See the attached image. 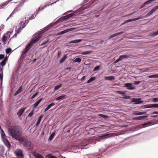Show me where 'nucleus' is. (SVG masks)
I'll return each mask as SVG.
<instances>
[{
    "label": "nucleus",
    "instance_id": "ddd939ff",
    "mask_svg": "<svg viewBox=\"0 0 158 158\" xmlns=\"http://www.w3.org/2000/svg\"><path fill=\"white\" fill-rule=\"evenodd\" d=\"M132 101L134 102L135 104H139L142 103L143 101L141 100V98H133L132 100Z\"/></svg>",
    "mask_w": 158,
    "mask_h": 158
},
{
    "label": "nucleus",
    "instance_id": "aec40b11",
    "mask_svg": "<svg viewBox=\"0 0 158 158\" xmlns=\"http://www.w3.org/2000/svg\"><path fill=\"white\" fill-rule=\"evenodd\" d=\"M0 133L2 139L6 137V135L2 127L0 126Z\"/></svg>",
    "mask_w": 158,
    "mask_h": 158
},
{
    "label": "nucleus",
    "instance_id": "c85d7f7f",
    "mask_svg": "<svg viewBox=\"0 0 158 158\" xmlns=\"http://www.w3.org/2000/svg\"><path fill=\"white\" fill-rule=\"evenodd\" d=\"M146 113L145 111L140 112H135L134 113V114L135 115H141L144 114Z\"/></svg>",
    "mask_w": 158,
    "mask_h": 158
},
{
    "label": "nucleus",
    "instance_id": "412c9836",
    "mask_svg": "<svg viewBox=\"0 0 158 158\" xmlns=\"http://www.w3.org/2000/svg\"><path fill=\"white\" fill-rule=\"evenodd\" d=\"M55 135V132L54 131L52 132L51 134L50 135L48 139V141L49 142L51 141L53 138L54 137Z\"/></svg>",
    "mask_w": 158,
    "mask_h": 158
},
{
    "label": "nucleus",
    "instance_id": "680f3d73",
    "mask_svg": "<svg viewBox=\"0 0 158 158\" xmlns=\"http://www.w3.org/2000/svg\"><path fill=\"white\" fill-rule=\"evenodd\" d=\"M61 51H58V53H57V57H58L59 56H60L61 55Z\"/></svg>",
    "mask_w": 158,
    "mask_h": 158
},
{
    "label": "nucleus",
    "instance_id": "cd10ccee",
    "mask_svg": "<svg viewBox=\"0 0 158 158\" xmlns=\"http://www.w3.org/2000/svg\"><path fill=\"white\" fill-rule=\"evenodd\" d=\"M12 51V49L10 48H7L6 50V53L7 54L10 55Z\"/></svg>",
    "mask_w": 158,
    "mask_h": 158
},
{
    "label": "nucleus",
    "instance_id": "052dcab7",
    "mask_svg": "<svg viewBox=\"0 0 158 158\" xmlns=\"http://www.w3.org/2000/svg\"><path fill=\"white\" fill-rule=\"evenodd\" d=\"M74 62H77L78 63H79V58L77 57L74 60Z\"/></svg>",
    "mask_w": 158,
    "mask_h": 158
},
{
    "label": "nucleus",
    "instance_id": "f257e3e1",
    "mask_svg": "<svg viewBox=\"0 0 158 158\" xmlns=\"http://www.w3.org/2000/svg\"><path fill=\"white\" fill-rule=\"evenodd\" d=\"M9 131L11 136L20 143H23V145L24 149L31 152L33 151L34 147V144L31 141L22 136V132L20 127L15 126L13 128L9 129Z\"/></svg>",
    "mask_w": 158,
    "mask_h": 158
},
{
    "label": "nucleus",
    "instance_id": "e2e57ef3",
    "mask_svg": "<svg viewBox=\"0 0 158 158\" xmlns=\"http://www.w3.org/2000/svg\"><path fill=\"white\" fill-rule=\"evenodd\" d=\"M3 75L2 73H0V81H2Z\"/></svg>",
    "mask_w": 158,
    "mask_h": 158
},
{
    "label": "nucleus",
    "instance_id": "423d86ee",
    "mask_svg": "<svg viewBox=\"0 0 158 158\" xmlns=\"http://www.w3.org/2000/svg\"><path fill=\"white\" fill-rule=\"evenodd\" d=\"M15 154L17 156L20 157V158H24V155L21 149H17L15 151Z\"/></svg>",
    "mask_w": 158,
    "mask_h": 158
},
{
    "label": "nucleus",
    "instance_id": "4468645a",
    "mask_svg": "<svg viewBox=\"0 0 158 158\" xmlns=\"http://www.w3.org/2000/svg\"><path fill=\"white\" fill-rule=\"evenodd\" d=\"M110 145H105L104 147H102V148L99 149V151L100 152H105L108 148H110Z\"/></svg>",
    "mask_w": 158,
    "mask_h": 158
},
{
    "label": "nucleus",
    "instance_id": "79ce46f5",
    "mask_svg": "<svg viewBox=\"0 0 158 158\" xmlns=\"http://www.w3.org/2000/svg\"><path fill=\"white\" fill-rule=\"evenodd\" d=\"M156 0H148L147 1L145 2V4L147 5H148L151 4L152 2L155 1Z\"/></svg>",
    "mask_w": 158,
    "mask_h": 158
},
{
    "label": "nucleus",
    "instance_id": "3c124183",
    "mask_svg": "<svg viewBox=\"0 0 158 158\" xmlns=\"http://www.w3.org/2000/svg\"><path fill=\"white\" fill-rule=\"evenodd\" d=\"M16 12L14 10L12 11L10 15L6 19V21H7L10 17H11L12 15H13Z\"/></svg>",
    "mask_w": 158,
    "mask_h": 158
},
{
    "label": "nucleus",
    "instance_id": "69168bd1",
    "mask_svg": "<svg viewBox=\"0 0 158 158\" xmlns=\"http://www.w3.org/2000/svg\"><path fill=\"white\" fill-rule=\"evenodd\" d=\"M149 123H145L142 125V127H146Z\"/></svg>",
    "mask_w": 158,
    "mask_h": 158
},
{
    "label": "nucleus",
    "instance_id": "bb28decb",
    "mask_svg": "<svg viewBox=\"0 0 158 158\" xmlns=\"http://www.w3.org/2000/svg\"><path fill=\"white\" fill-rule=\"evenodd\" d=\"M123 33V31H121V32H118V33H116L115 34H113L111 35L110 36V38H113V37L116 36L117 35H120L122 34Z\"/></svg>",
    "mask_w": 158,
    "mask_h": 158
},
{
    "label": "nucleus",
    "instance_id": "49530a36",
    "mask_svg": "<svg viewBox=\"0 0 158 158\" xmlns=\"http://www.w3.org/2000/svg\"><path fill=\"white\" fill-rule=\"evenodd\" d=\"M34 109L32 110L31 112L28 114V116L29 117H31L34 114Z\"/></svg>",
    "mask_w": 158,
    "mask_h": 158
},
{
    "label": "nucleus",
    "instance_id": "c03bdc74",
    "mask_svg": "<svg viewBox=\"0 0 158 158\" xmlns=\"http://www.w3.org/2000/svg\"><path fill=\"white\" fill-rule=\"evenodd\" d=\"M100 65H98L95 66L93 69V71H95L97 70H99L100 69Z\"/></svg>",
    "mask_w": 158,
    "mask_h": 158
},
{
    "label": "nucleus",
    "instance_id": "7ed1b4c3",
    "mask_svg": "<svg viewBox=\"0 0 158 158\" xmlns=\"http://www.w3.org/2000/svg\"><path fill=\"white\" fill-rule=\"evenodd\" d=\"M79 15V8H78L76 10L74 11L73 13L69 14L65 16L60 17L54 23H52L50 24L48 26L50 27V28L52 27L55 26L58 23L67 20L73 17L78 18V17H77V16L78 17Z\"/></svg>",
    "mask_w": 158,
    "mask_h": 158
},
{
    "label": "nucleus",
    "instance_id": "c9c22d12",
    "mask_svg": "<svg viewBox=\"0 0 158 158\" xmlns=\"http://www.w3.org/2000/svg\"><path fill=\"white\" fill-rule=\"evenodd\" d=\"M92 52L91 51H87L86 52H83L81 53L82 55H88L90 54Z\"/></svg>",
    "mask_w": 158,
    "mask_h": 158
},
{
    "label": "nucleus",
    "instance_id": "a211bd4d",
    "mask_svg": "<svg viewBox=\"0 0 158 158\" xmlns=\"http://www.w3.org/2000/svg\"><path fill=\"white\" fill-rule=\"evenodd\" d=\"M23 89V86L21 85L20 86L17 91L15 92L14 94V95L16 96L19 94L22 91Z\"/></svg>",
    "mask_w": 158,
    "mask_h": 158
},
{
    "label": "nucleus",
    "instance_id": "bf43d9fd",
    "mask_svg": "<svg viewBox=\"0 0 158 158\" xmlns=\"http://www.w3.org/2000/svg\"><path fill=\"white\" fill-rule=\"evenodd\" d=\"M148 108H154V104H148Z\"/></svg>",
    "mask_w": 158,
    "mask_h": 158
},
{
    "label": "nucleus",
    "instance_id": "4be33fe9",
    "mask_svg": "<svg viewBox=\"0 0 158 158\" xmlns=\"http://www.w3.org/2000/svg\"><path fill=\"white\" fill-rule=\"evenodd\" d=\"M110 134L108 133L103 134L102 135L99 137V139H104L105 138H107L108 137V136Z\"/></svg>",
    "mask_w": 158,
    "mask_h": 158
},
{
    "label": "nucleus",
    "instance_id": "7c9ffc66",
    "mask_svg": "<svg viewBox=\"0 0 158 158\" xmlns=\"http://www.w3.org/2000/svg\"><path fill=\"white\" fill-rule=\"evenodd\" d=\"M13 31L11 32H10V31H7L6 33L5 34V35H6V38H7V39H8L10 37V34H11L12 33Z\"/></svg>",
    "mask_w": 158,
    "mask_h": 158
},
{
    "label": "nucleus",
    "instance_id": "603ef678",
    "mask_svg": "<svg viewBox=\"0 0 158 158\" xmlns=\"http://www.w3.org/2000/svg\"><path fill=\"white\" fill-rule=\"evenodd\" d=\"M158 35V30L156 31H155L154 32H153L152 34V36H155L156 35Z\"/></svg>",
    "mask_w": 158,
    "mask_h": 158
},
{
    "label": "nucleus",
    "instance_id": "e433bc0d",
    "mask_svg": "<svg viewBox=\"0 0 158 158\" xmlns=\"http://www.w3.org/2000/svg\"><path fill=\"white\" fill-rule=\"evenodd\" d=\"M8 39L6 38V35H4L2 37V38L1 40V41H6Z\"/></svg>",
    "mask_w": 158,
    "mask_h": 158
},
{
    "label": "nucleus",
    "instance_id": "f03ea898",
    "mask_svg": "<svg viewBox=\"0 0 158 158\" xmlns=\"http://www.w3.org/2000/svg\"><path fill=\"white\" fill-rule=\"evenodd\" d=\"M34 37L31 38L30 41L27 44L22 52L20 58L24 59L27 55L28 52L31 49L33 44L38 42L42 36V33L39 31L34 35Z\"/></svg>",
    "mask_w": 158,
    "mask_h": 158
},
{
    "label": "nucleus",
    "instance_id": "a19ab883",
    "mask_svg": "<svg viewBox=\"0 0 158 158\" xmlns=\"http://www.w3.org/2000/svg\"><path fill=\"white\" fill-rule=\"evenodd\" d=\"M0 151L2 153H4L5 151V148L3 146H1L0 147Z\"/></svg>",
    "mask_w": 158,
    "mask_h": 158
},
{
    "label": "nucleus",
    "instance_id": "5701e85b",
    "mask_svg": "<svg viewBox=\"0 0 158 158\" xmlns=\"http://www.w3.org/2000/svg\"><path fill=\"white\" fill-rule=\"evenodd\" d=\"M43 117V115H41L40 116H39L38 117V119L37 120V121L35 125L36 126H38L40 124L42 118Z\"/></svg>",
    "mask_w": 158,
    "mask_h": 158
},
{
    "label": "nucleus",
    "instance_id": "0e129e2a",
    "mask_svg": "<svg viewBox=\"0 0 158 158\" xmlns=\"http://www.w3.org/2000/svg\"><path fill=\"white\" fill-rule=\"evenodd\" d=\"M135 20H135V19H128V20H127L126 21V22H131L132 21H135Z\"/></svg>",
    "mask_w": 158,
    "mask_h": 158
},
{
    "label": "nucleus",
    "instance_id": "9b49d317",
    "mask_svg": "<svg viewBox=\"0 0 158 158\" xmlns=\"http://www.w3.org/2000/svg\"><path fill=\"white\" fill-rule=\"evenodd\" d=\"M31 153L35 158H43L44 157L42 155L34 151H33Z\"/></svg>",
    "mask_w": 158,
    "mask_h": 158
},
{
    "label": "nucleus",
    "instance_id": "9d476101",
    "mask_svg": "<svg viewBox=\"0 0 158 158\" xmlns=\"http://www.w3.org/2000/svg\"><path fill=\"white\" fill-rule=\"evenodd\" d=\"M124 86L129 90H133L135 89V87L132 86V84L131 83H127L124 84Z\"/></svg>",
    "mask_w": 158,
    "mask_h": 158
},
{
    "label": "nucleus",
    "instance_id": "4d7b16f0",
    "mask_svg": "<svg viewBox=\"0 0 158 158\" xmlns=\"http://www.w3.org/2000/svg\"><path fill=\"white\" fill-rule=\"evenodd\" d=\"M26 0H22L20 2L19 4L21 5V6L23 5L24 3L26 1Z\"/></svg>",
    "mask_w": 158,
    "mask_h": 158
},
{
    "label": "nucleus",
    "instance_id": "37998d69",
    "mask_svg": "<svg viewBox=\"0 0 158 158\" xmlns=\"http://www.w3.org/2000/svg\"><path fill=\"white\" fill-rule=\"evenodd\" d=\"M99 115L101 117L103 118H109V117L108 116L103 114H99Z\"/></svg>",
    "mask_w": 158,
    "mask_h": 158
},
{
    "label": "nucleus",
    "instance_id": "72a5a7b5",
    "mask_svg": "<svg viewBox=\"0 0 158 158\" xmlns=\"http://www.w3.org/2000/svg\"><path fill=\"white\" fill-rule=\"evenodd\" d=\"M20 6L21 5H20V4H19L16 6V7L15 8L14 10H15V12H18L20 10Z\"/></svg>",
    "mask_w": 158,
    "mask_h": 158
},
{
    "label": "nucleus",
    "instance_id": "a878e982",
    "mask_svg": "<svg viewBox=\"0 0 158 158\" xmlns=\"http://www.w3.org/2000/svg\"><path fill=\"white\" fill-rule=\"evenodd\" d=\"M62 86V84H59L55 86L54 87V89L55 91H56L59 89Z\"/></svg>",
    "mask_w": 158,
    "mask_h": 158
},
{
    "label": "nucleus",
    "instance_id": "5fc2aeb1",
    "mask_svg": "<svg viewBox=\"0 0 158 158\" xmlns=\"http://www.w3.org/2000/svg\"><path fill=\"white\" fill-rule=\"evenodd\" d=\"M117 92L118 94H122V95H124L126 94V93L123 91H118Z\"/></svg>",
    "mask_w": 158,
    "mask_h": 158
},
{
    "label": "nucleus",
    "instance_id": "20e7f679",
    "mask_svg": "<svg viewBox=\"0 0 158 158\" xmlns=\"http://www.w3.org/2000/svg\"><path fill=\"white\" fill-rule=\"evenodd\" d=\"M97 140L94 138L90 137L82 139L80 142V149H86L89 148V144H95Z\"/></svg>",
    "mask_w": 158,
    "mask_h": 158
},
{
    "label": "nucleus",
    "instance_id": "f8f14e48",
    "mask_svg": "<svg viewBox=\"0 0 158 158\" xmlns=\"http://www.w3.org/2000/svg\"><path fill=\"white\" fill-rule=\"evenodd\" d=\"M74 29L73 28H70L69 29H65L64 30H63L62 31H61L60 32L58 33V35H61L67 32L71 31H73V30Z\"/></svg>",
    "mask_w": 158,
    "mask_h": 158
},
{
    "label": "nucleus",
    "instance_id": "6e6d98bb",
    "mask_svg": "<svg viewBox=\"0 0 158 158\" xmlns=\"http://www.w3.org/2000/svg\"><path fill=\"white\" fill-rule=\"evenodd\" d=\"M152 101L153 102H158V98H154L152 99Z\"/></svg>",
    "mask_w": 158,
    "mask_h": 158
},
{
    "label": "nucleus",
    "instance_id": "de8ad7c7",
    "mask_svg": "<svg viewBox=\"0 0 158 158\" xmlns=\"http://www.w3.org/2000/svg\"><path fill=\"white\" fill-rule=\"evenodd\" d=\"M35 17V15L34 16V14H33L32 15L31 17H28L27 19H28V20H29V21L30 20H31L34 19Z\"/></svg>",
    "mask_w": 158,
    "mask_h": 158
},
{
    "label": "nucleus",
    "instance_id": "4c0bfd02",
    "mask_svg": "<svg viewBox=\"0 0 158 158\" xmlns=\"http://www.w3.org/2000/svg\"><path fill=\"white\" fill-rule=\"evenodd\" d=\"M49 41V39H47L46 40L44 41H43L42 43L40 45V46H43L46 44L47 43H48Z\"/></svg>",
    "mask_w": 158,
    "mask_h": 158
},
{
    "label": "nucleus",
    "instance_id": "393cba45",
    "mask_svg": "<svg viewBox=\"0 0 158 158\" xmlns=\"http://www.w3.org/2000/svg\"><path fill=\"white\" fill-rule=\"evenodd\" d=\"M115 79L114 77L113 76H110L108 77H105V79L106 80H108L109 81L114 80Z\"/></svg>",
    "mask_w": 158,
    "mask_h": 158
},
{
    "label": "nucleus",
    "instance_id": "0eeeda50",
    "mask_svg": "<svg viewBox=\"0 0 158 158\" xmlns=\"http://www.w3.org/2000/svg\"><path fill=\"white\" fill-rule=\"evenodd\" d=\"M129 57V56L127 55H120L115 61L114 62V64H116L119 61L122 60L123 59H127Z\"/></svg>",
    "mask_w": 158,
    "mask_h": 158
},
{
    "label": "nucleus",
    "instance_id": "58836bf2",
    "mask_svg": "<svg viewBox=\"0 0 158 158\" xmlns=\"http://www.w3.org/2000/svg\"><path fill=\"white\" fill-rule=\"evenodd\" d=\"M23 29V28H22V27L21 28V27H19V28H18V29L17 30L15 29V31L16 33H17V34H19L20 32Z\"/></svg>",
    "mask_w": 158,
    "mask_h": 158
},
{
    "label": "nucleus",
    "instance_id": "39448f33",
    "mask_svg": "<svg viewBox=\"0 0 158 158\" xmlns=\"http://www.w3.org/2000/svg\"><path fill=\"white\" fill-rule=\"evenodd\" d=\"M158 9V5L155 6L148 13L145 15L144 16H140L139 17L135 19V20H137L140 19H144L147 17H148L152 15L153 12Z\"/></svg>",
    "mask_w": 158,
    "mask_h": 158
},
{
    "label": "nucleus",
    "instance_id": "774afa93",
    "mask_svg": "<svg viewBox=\"0 0 158 158\" xmlns=\"http://www.w3.org/2000/svg\"><path fill=\"white\" fill-rule=\"evenodd\" d=\"M154 108H158V104H154Z\"/></svg>",
    "mask_w": 158,
    "mask_h": 158
},
{
    "label": "nucleus",
    "instance_id": "338daca9",
    "mask_svg": "<svg viewBox=\"0 0 158 158\" xmlns=\"http://www.w3.org/2000/svg\"><path fill=\"white\" fill-rule=\"evenodd\" d=\"M141 83V81H136L134 82V84L135 85Z\"/></svg>",
    "mask_w": 158,
    "mask_h": 158
},
{
    "label": "nucleus",
    "instance_id": "f3484780",
    "mask_svg": "<svg viewBox=\"0 0 158 158\" xmlns=\"http://www.w3.org/2000/svg\"><path fill=\"white\" fill-rule=\"evenodd\" d=\"M147 117V116H141L134 117L133 118V119L134 120H141L146 118Z\"/></svg>",
    "mask_w": 158,
    "mask_h": 158
},
{
    "label": "nucleus",
    "instance_id": "b1692460",
    "mask_svg": "<svg viewBox=\"0 0 158 158\" xmlns=\"http://www.w3.org/2000/svg\"><path fill=\"white\" fill-rule=\"evenodd\" d=\"M67 56L66 54H64L63 57L61 58V59L59 60V63L60 64H61L63 62L65 59L67 58Z\"/></svg>",
    "mask_w": 158,
    "mask_h": 158
},
{
    "label": "nucleus",
    "instance_id": "6e6552de",
    "mask_svg": "<svg viewBox=\"0 0 158 158\" xmlns=\"http://www.w3.org/2000/svg\"><path fill=\"white\" fill-rule=\"evenodd\" d=\"M3 142L4 143L5 145L8 148H10L11 147V145L8 140V139L6 138H4L2 139Z\"/></svg>",
    "mask_w": 158,
    "mask_h": 158
},
{
    "label": "nucleus",
    "instance_id": "864d4df0",
    "mask_svg": "<svg viewBox=\"0 0 158 158\" xmlns=\"http://www.w3.org/2000/svg\"><path fill=\"white\" fill-rule=\"evenodd\" d=\"M39 104L38 103V102L36 101L33 105V106L34 107V108H36L38 105Z\"/></svg>",
    "mask_w": 158,
    "mask_h": 158
},
{
    "label": "nucleus",
    "instance_id": "c756f323",
    "mask_svg": "<svg viewBox=\"0 0 158 158\" xmlns=\"http://www.w3.org/2000/svg\"><path fill=\"white\" fill-rule=\"evenodd\" d=\"M149 78H158V74H153L148 76Z\"/></svg>",
    "mask_w": 158,
    "mask_h": 158
},
{
    "label": "nucleus",
    "instance_id": "13d9d810",
    "mask_svg": "<svg viewBox=\"0 0 158 158\" xmlns=\"http://www.w3.org/2000/svg\"><path fill=\"white\" fill-rule=\"evenodd\" d=\"M4 55L3 54H0V60L2 59H3L5 58Z\"/></svg>",
    "mask_w": 158,
    "mask_h": 158
},
{
    "label": "nucleus",
    "instance_id": "a18cd8bd",
    "mask_svg": "<svg viewBox=\"0 0 158 158\" xmlns=\"http://www.w3.org/2000/svg\"><path fill=\"white\" fill-rule=\"evenodd\" d=\"M79 43V39L75 40H71L69 42L70 43Z\"/></svg>",
    "mask_w": 158,
    "mask_h": 158
},
{
    "label": "nucleus",
    "instance_id": "8fccbe9b",
    "mask_svg": "<svg viewBox=\"0 0 158 158\" xmlns=\"http://www.w3.org/2000/svg\"><path fill=\"white\" fill-rule=\"evenodd\" d=\"M71 69V67H67L65 69V72L66 73H68Z\"/></svg>",
    "mask_w": 158,
    "mask_h": 158
},
{
    "label": "nucleus",
    "instance_id": "2eb2a0df",
    "mask_svg": "<svg viewBox=\"0 0 158 158\" xmlns=\"http://www.w3.org/2000/svg\"><path fill=\"white\" fill-rule=\"evenodd\" d=\"M7 60L8 57L7 56H6L5 58H4L0 62V65L2 67L6 65Z\"/></svg>",
    "mask_w": 158,
    "mask_h": 158
},
{
    "label": "nucleus",
    "instance_id": "1a4fd4ad",
    "mask_svg": "<svg viewBox=\"0 0 158 158\" xmlns=\"http://www.w3.org/2000/svg\"><path fill=\"white\" fill-rule=\"evenodd\" d=\"M27 107H22L20 109L17 113V114L18 115L19 117H20L25 110L26 109Z\"/></svg>",
    "mask_w": 158,
    "mask_h": 158
},
{
    "label": "nucleus",
    "instance_id": "6ab92c4d",
    "mask_svg": "<svg viewBox=\"0 0 158 158\" xmlns=\"http://www.w3.org/2000/svg\"><path fill=\"white\" fill-rule=\"evenodd\" d=\"M55 105V104L54 102H52L51 104H49L47 107L45 109L44 112H46L49 109L52 107L54 106Z\"/></svg>",
    "mask_w": 158,
    "mask_h": 158
},
{
    "label": "nucleus",
    "instance_id": "f704fd0d",
    "mask_svg": "<svg viewBox=\"0 0 158 158\" xmlns=\"http://www.w3.org/2000/svg\"><path fill=\"white\" fill-rule=\"evenodd\" d=\"M28 22H29V20H28V19H27V21L25 20L23 24V25H22L23 27H22V28H24L26 27V25L28 23Z\"/></svg>",
    "mask_w": 158,
    "mask_h": 158
},
{
    "label": "nucleus",
    "instance_id": "473e14b6",
    "mask_svg": "<svg viewBox=\"0 0 158 158\" xmlns=\"http://www.w3.org/2000/svg\"><path fill=\"white\" fill-rule=\"evenodd\" d=\"M49 5H50L49 4H48V5H44V6L43 7H41V6L40 7H39L38 8V9L39 10H43L44 8H46L47 6H49Z\"/></svg>",
    "mask_w": 158,
    "mask_h": 158
},
{
    "label": "nucleus",
    "instance_id": "ea45409f",
    "mask_svg": "<svg viewBox=\"0 0 158 158\" xmlns=\"http://www.w3.org/2000/svg\"><path fill=\"white\" fill-rule=\"evenodd\" d=\"M20 66H19L17 69H15V73H13V74L16 75L17 73H18L19 71V70L20 69Z\"/></svg>",
    "mask_w": 158,
    "mask_h": 158
},
{
    "label": "nucleus",
    "instance_id": "09e8293b",
    "mask_svg": "<svg viewBox=\"0 0 158 158\" xmlns=\"http://www.w3.org/2000/svg\"><path fill=\"white\" fill-rule=\"evenodd\" d=\"M39 94V92H36L33 95H32V96H31V99H32L34 98H35Z\"/></svg>",
    "mask_w": 158,
    "mask_h": 158
},
{
    "label": "nucleus",
    "instance_id": "dca6fc26",
    "mask_svg": "<svg viewBox=\"0 0 158 158\" xmlns=\"http://www.w3.org/2000/svg\"><path fill=\"white\" fill-rule=\"evenodd\" d=\"M66 97V96L64 94H61L55 98L56 101L63 100Z\"/></svg>",
    "mask_w": 158,
    "mask_h": 158
},
{
    "label": "nucleus",
    "instance_id": "2f4dec72",
    "mask_svg": "<svg viewBox=\"0 0 158 158\" xmlns=\"http://www.w3.org/2000/svg\"><path fill=\"white\" fill-rule=\"evenodd\" d=\"M96 79V78L95 77H91L88 81H87V83H89L91 81H94Z\"/></svg>",
    "mask_w": 158,
    "mask_h": 158
}]
</instances>
